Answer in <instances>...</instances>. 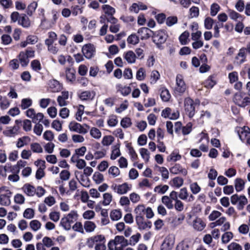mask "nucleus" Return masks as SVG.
Returning <instances> with one entry per match:
<instances>
[{"label": "nucleus", "mask_w": 250, "mask_h": 250, "mask_svg": "<svg viewBox=\"0 0 250 250\" xmlns=\"http://www.w3.org/2000/svg\"><path fill=\"white\" fill-rule=\"evenodd\" d=\"M115 245L121 244L122 247H125L128 245V241L123 236H116L113 240Z\"/></svg>", "instance_id": "obj_20"}, {"label": "nucleus", "mask_w": 250, "mask_h": 250, "mask_svg": "<svg viewBox=\"0 0 250 250\" xmlns=\"http://www.w3.org/2000/svg\"><path fill=\"white\" fill-rule=\"evenodd\" d=\"M31 66L33 70L38 72L41 68V63L39 61L37 60H34L31 62Z\"/></svg>", "instance_id": "obj_47"}, {"label": "nucleus", "mask_w": 250, "mask_h": 250, "mask_svg": "<svg viewBox=\"0 0 250 250\" xmlns=\"http://www.w3.org/2000/svg\"><path fill=\"white\" fill-rule=\"evenodd\" d=\"M93 179L96 184H99L104 180V175L99 172H95L93 175Z\"/></svg>", "instance_id": "obj_37"}, {"label": "nucleus", "mask_w": 250, "mask_h": 250, "mask_svg": "<svg viewBox=\"0 0 250 250\" xmlns=\"http://www.w3.org/2000/svg\"><path fill=\"white\" fill-rule=\"evenodd\" d=\"M10 106V102L6 97H3L0 103V107L2 110L7 109Z\"/></svg>", "instance_id": "obj_52"}, {"label": "nucleus", "mask_w": 250, "mask_h": 250, "mask_svg": "<svg viewBox=\"0 0 250 250\" xmlns=\"http://www.w3.org/2000/svg\"><path fill=\"white\" fill-rule=\"evenodd\" d=\"M30 148L34 153H41L43 152V149L42 146L38 143L31 144Z\"/></svg>", "instance_id": "obj_26"}, {"label": "nucleus", "mask_w": 250, "mask_h": 250, "mask_svg": "<svg viewBox=\"0 0 250 250\" xmlns=\"http://www.w3.org/2000/svg\"><path fill=\"white\" fill-rule=\"evenodd\" d=\"M153 31L147 27H142L138 29V33L142 40H146L152 37Z\"/></svg>", "instance_id": "obj_14"}, {"label": "nucleus", "mask_w": 250, "mask_h": 250, "mask_svg": "<svg viewBox=\"0 0 250 250\" xmlns=\"http://www.w3.org/2000/svg\"><path fill=\"white\" fill-rule=\"evenodd\" d=\"M190 188L193 194H196L201 190V188L198 185L197 183L194 182L190 185Z\"/></svg>", "instance_id": "obj_55"}, {"label": "nucleus", "mask_w": 250, "mask_h": 250, "mask_svg": "<svg viewBox=\"0 0 250 250\" xmlns=\"http://www.w3.org/2000/svg\"><path fill=\"white\" fill-rule=\"evenodd\" d=\"M181 158V156L178 153V152L174 151L167 157V161L169 162H176L177 161L180 160Z\"/></svg>", "instance_id": "obj_32"}, {"label": "nucleus", "mask_w": 250, "mask_h": 250, "mask_svg": "<svg viewBox=\"0 0 250 250\" xmlns=\"http://www.w3.org/2000/svg\"><path fill=\"white\" fill-rule=\"evenodd\" d=\"M220 7L217 3H213L210 7V15L215 16L220 10Z\"/></svg>", "instance_id": "obj_56"}, {"label": "nucleus", "mask_w": 250, "mask_h": 250, "mask_svg": "<svg viewBox=\"0 0 250 250\" xmlns=\"http://www.w3.org/2000/svg\"><path fill=\"white\" fill-rule=\"evenodd\" d=\"M18 23L25 28H28L31 25L30 19L24 14H22L20 16Z\"/></svg>", "instance_id": "obj_16"}, {"label": "nucleus", "mask_w": 250, "mask_h": 250, "mask_svg": "<svg viewBox=\"0 0 250 250\" xmlns=\"http://www.w3.org/2000/svg\"><path fill=\"white\" fill-rule=\"evenodd\" d=\"M114 140V137L112 136H105L103 139L102 144L104 146H108L112 143Z\"/></svg>", "instance_id": "obj_50"}, {"label": "nucleus", "mask_w": 250, "mask_h": 250, "mask_svg": "<svg viewBox=\"0 0 250 250\" xmlns=\"http://www.w3.org/2000/svg\"><path fill=\"white\" fill-rule=\"evenodd\" d=\"M233 237L231 232L229 231L225 233L222 236V241L223 243H228Z\"/></svg>", "instance_id": "obj_48"}, {"label": "nucleus", "mask_w": 250, "mask_h": 250, "mask_svg": "<svg viewBox=\"0 0 250 250\" xmlns=\"http://www.w3.org/2000/svg\"><path fill=\"white\" fill-rule=\"evenodd\" d=\"M228 250H242L241 246L235 242L230 243L228 246Z\"/></svg>", "instance_id": "obj_64"}, {"label": "nucleus", "mask_w": 250, "mask_h": 250, "mask_svg": "<svg viewBox=\"0 0 250 250\" xmlns=\"http://www.w3.org/2000/svg\"><path fill=\"white\" fill-rule=\"evenodd\" d=\"M102 8L104 12V14L107 16L113 15L115 13V9L109 5H103Z\"/></svg>", "instance_id": "obj_33"}, {"label": "nucleus", "mask_w": 250, "mask_h": 250, "mask_svg": "<svg viewBox=\"0 0 250 250\" xmlns=\"http://www.w3.org/2000/svg\"><path fill=\"white\" fill-rule=\"evenodd\" d=\"M87 177V176H84L83 174H81L80 177V180L77 178V176L76 178L83 187H88L90 185V181Z\"/></svg>", "instance_id": "obj_36"}, {"label": "nucleus", "mask_w": 250, "mask_h": 250, "mask_svg": "<svg viewBox=\"0 0 250 250\" xmlns=\"http://www.w3.org/2000/svg\"><path fill=\"white\" fill-rule=\"evenodd\" d=\"M122 217V213L119 210H114L111 212L110 218L112 220L117 221Z\"/></svg>", "instance_id": "obj_38"}, {"label": "nucleus", "mask_w": 250, "mask_h": 250, "mask_svg": "<svg viewBox=\"0 0 250 250\" xmlns=\"http://www.w3.org/2000/svg\"><path fill=\"white\" fill-rule=\"evenodd\" d=\"M108 173L112 175L113 177H116L119 175L120 171L117 167L112 166L109 168Z\"/></svg>", "instance_id": "obj_49"}, {"label": "nucleus", "mask_w": 250, "mask_h": 250, "mask_svg": "<svg viewBox=\"0 0 250 250\" xmlns=\"http://www.w3.org/2000/svg\"><path fill=\"white\" fill-rule=\"evenodd\" d=\"M77 217L78 214L77 212L74 210H72L66 217H64V218L68 219L70 222L73 223L77 220Z\"/></svg>", "instance_id": "obj_57"}, {"label": "nucleus", "mask_w": 250, "mask_h": 250, "mask_svg": "<svg viewBox=\"0 0 250 250\" xmlns=\"http://www.w3.org/2000/svg\"><path fill=\"white\" fill-rule=\"evenodd\" d=\"M131 125V120L129 118H124L121 121V125L124 128H127Z\"/></svg>", "instance_id": "obj_63"}, {"label": "nucleus", "mask_w": 250, "mask_h": 250, "mask_svg": "<svg viewBox=\"0 0 250 250\" xmlns=\"http://www.w3.org/2000/svg\"><path fill=\"white\" fill-rule=\"evenodd\" d=\"M30 138L28 136H23L18 139L16 144V146L18 148H21L28 144L29 142Z\"/></svg>", "instance_id": "obj_23"}, {"label": "nucleus", "mask_w": 250, "mask_h": 250, "mask_svg": "<svg viewBox=\"0 0 250 250\" xmlns=\"http://www.w3.org/2000/svg\"><path fill=\"white\" fill-rule=\"evenodd\" d=\"M42 244L46 247L50 248L54 245L52 239L47 236L44 237L42 239Z\"/></svg>", "instance_id": "obj_60"}, {"label": "nucleus", "mask_w": 250, "mask_h": 250, "mask_svg": "<svg viewBox=\"0 0 250 250\" xmlns=\"http://www.w3.org/2000/svg\"><path fill=\"white\" fill-rule=\"evenodd\" d=\"M136 56L132 51H128L124 55V59L129 63H133L135 62Z\"/></svg>", "instance_id": "obj_19"}, {"label": "nucleus", "mask_w": 250, "mask_h": 250, "mask_svg": "<svg viewBox=\"0 0 250 250\" xmlns=\"http://www.w3.org/2000/svg\"><path fill=\"white\" fill-rule=\"evenodd\" d=\"M195 104L194 101L190 98H186L184 101L185 110L189 118H192L195 114Z\"/></svg>", "instance_id": "obj_6"}, {"label": "nucleus", "mask_w": 250, "mask_h": 250, "mask_svg": "<svg viewBox=\"0 0 250 250\" xmlns=\"http://www.w3.org/2000/svg\"><path fill=\"white\" fill-rule=\"evenodd\" d=\"M167 37V32L164 29L159 30L152 33L153 42L156 44L159 48H160L162 44L166 42Z\"/></svg>", "instance_id": "obj_1"}, {"label": "nucleus", "mask_w": 250, "mask_h": 250, "mask_svg": "<svg viewBox=\"0 0 250 250\" xmlns=\"http://www.w3.org/2000/svg\"><path fill=\"white\" fill-rule=\"evenodd\" d=\"M0 204L2 206H8L11 203L10 197L11 192L6 187L0 188Z\"/></svg>", "instance_id": "obj_4"}, {"label": "nucleus", "mask_w": 250, "mask_h": 250, "mask_svg": "<svg viewBox=\"0 0 250 250\" xmlns=\"http://www.w3.org/2000/svg\"><path fill=\"white\" fill-rule=\"evenodd\" d=\"M66 77L68 81L73 82L75 80V71L74 69H67L66 70Z\"/></svg>", "instance_id": "obj_34"}, {"label": "nucleus", "mask_w": 250, "mask_h": 250, "mask_svg": "<svg viewBox=\"0 0 250 250\" xmlns=\"http://www.w3.org/2000/svg\"><path fill=\"white\" fill-rule=\"evenodd\" d=\"M69 129L72 131L76 132L79 133L85 134L87 130L80 124L75 122H71L69 125Z\"/></svg>", "instance_id": "obj_10"}, {"label": "nucleus", "mask_w": 250, "mask_h": 250, "mask_svg": "<svg viewBox=\"0 0 250 250\" xmlns=\"http://www.w3.org/2000/svg\"><path fill=\"white\" fill-rule=\"evenodd\" d=\"M170 172L173 174H178L181 173L184 176H186L188 174L186 169L183 168L179 164H176L174 166L170 168Z\"/></svg>", "instance_id": "obj_15"}, {"label": "nucleus", "mask_w": 250, "mask_h": 250, "mask_svg": "<svg viewBox=\"0 0 250 250\" xmlns=\"http://www.w3.org/2000/svg\"><path fill=\"white\" fill-rule=\"evenodd\" d=\"M233 101L239 106L245 107L250 103V98L245 96V93L239 92L235 93Z\"/></svg>", "instance_id": "obj_2"}, {"label": "nucleus", "mask_w": 250, "mask_h": 250, "mask_svg": "<svg viewBox=\"0 0 250 250\" xmlns=\"http://www.w3.org/2000/svg\"><path fill=\"white\" fill-rule=\"evenodd\" d=\"M32 100L30 98H24L21 100V107L22 109H25L31 106Z\"/></svg>", "instance_id": "obj_31"}, {"label": "nucleus", "mask_w": 250, "mask_h": 250, "mask_svg": "<svg viewBox=\"0 0 250 250\" xmlns=\"http://www.w3.org/2000/svg\"><path fill=\"white\" fill-rule=\"evenodd\" d=\"M168 186L164 185L163 186H157L155 188L154 190L158 193L164 194L168 189Z\"/></svg>", "instance_id": "obj_61"}, {"label": "nucleus", "mask_w": 250, "mask_h": 250, "mask_svg": "<svg viewBox=\"0 0 250 250\" xmlns=\"http://www.w3.org/2000/svg\"><path fill=\"white\" fill-rule=\"evenodd\" d=\"M247 52L245 47H242L239 50V52L235 57V59L237 61V63L241 64L246 62Z\"/></svg>", "instance_id": "obj_12"}, {"label": "nucleus", "mask_w": 250, "mask_h": 250, "mask_svg": "<svg viewBox=\"0 0 250 250\" xmlns=\"http://www.w3.org/2000/svg\"><path fill=\"white\" fill-rule=\"evenodd\" d=\"M192 125L191 123H188L187 125L182 127V133L183 135H186L189 134L192 130Z\"/></svg>", "instance_id": "obj_62"}, {"label": "nucleus", "mask_w": 250, "mask_h": 250, "mask_svg": "<svg viewBox=\"0 0 250 250\" xmlns=\"http://www.w3.org/2000/svg\"><path fill=\"white\" fill-rule=\"evenodd\" d=\"M178 19L176 16H169L166 20V23L167 26H171L177 22Z\"/></svg>", "instance_id": "obj_40"}, {"label": "nucleus", "mask_w": 250, "mask_h": 250, "mask_svg": "<svg viewBox=\"0 0 250 250\" xmlns=\"http://www.w3.org/2000/svg\"><path fill=\"white\" fill-rule=\"evenodd\" d=\"M162 100L164 102H167L170 98V95L167 89H165L162 91L160 94Z\"/></svg>", "instance_id": "obj_51"}, {"label": "nucleus", "mask_w": 250, "mask_h": 250, "mask_svg": "<svg viewBox=\"0 0 250 250\" xmlns=\"http://www.w3.org/2000/svg\"><path fill=\"white\" fill-rule=\"evenodd\" d=\"M174 243V238L167 236L165 238L161 246V250H171Z\"/></svg>", "instance_id": "obj_11"}, {"label": "nucleus", "mask_w": 250, "mask_h": 250, "mask_svg": "<svg viewBox=\"0 0 250 250\" xmlns=\"http://www.w3.org/2000/svg\"><path fill=\"white\" fill-rule=\"evenodd\" d=\"M189 36V33L188 31L184 32L179 37V39L180 43L183 45L187 44V39Z\"/></svg>", "instance_id": "obj_41"}, {"label": "nucleus", "mask_w": 250, "mask_h": 250, "mask_svg": "<svg viewBox=\"0 0 250 250\" xmlns=\"http://www.w3.org/2000/svg\"><path fill=\"white\" fill-rule=\"evenodd\" d=\"M131 185H129L127 183H124L121 185L113 184L111 187L115 192L120 195L126 193L131 189Z\"/></svg>", "instance_id": "obj_5"}, {"label": "nucleus", "mask_w": 250, "mask_h": 250, "mask_svg": "<svg viewBox=\"0 0 250 250\" xmlns=\"http://www.w3.org/2000/svg\"><path fill=\"white\" fill-rule=\"evenodd\" d=\"M140 153L142 157L146 162L148 161L149 159V153L147 149L145 148L140 149Z\"/></svg>", "instance_id": "obj_53"}, {"label": "nucleus", "mask_w": 250, "mask_h": 250, "mask_svg": "<svg viewBox=\"0 0 250 250\" xmlns=\"http://www.w3.org/2000/svg\"><path fill=\"white\" fill-rule=\"evenodd\" d=\"M118 91H120L121 94L124 96H126L129 95L131 91V89L129 86L123 87L121 84H118L117 86Z\"/></svg>", "instance_id": "obj_22"}, {"label": "nucleus", "mask_w": 250, "mask_h": 250, "mask_svg": "<svg viewBox=\"0 0 250 250\" xmlns=\"http://www.w3.org/2000/svg\"><path fill=\"white\" fill-rule=\"evenodd\" d=\"M104 201L103 204L104 206L109 205L112 199V196L110 193H105L103 195Z\"/></svg>", "instance_id": "obj_46"}, {"label": "nucleus", "mask_w": 250, "mask_h": 250, "mask_svg": "<svg viewBox=\"0 0 250 250\" xmlns=\"http://www.w3.org/2000/svg\"><path fill=\"white\" fill-rule=\"evenodd\" d=\"M235 188L237 192L242 191L245 187V182L241 178H237L235 180Z\"/></svg>", "instance_id": "obj_21"}, {"label": "nucleus", "mask_w": 250, "mask_h": 250, "mask_svg": "<svg viewBox=\"0 0 250 250\" xmlns=\"http://www.w3.org/2000/svg\"><path fill=\"white\" fill-rule=\"evenodd\" d=\"M190 18H197L199 14V9L196 6H192L189 9Z\"/></svg>", "instance_id": "obj_45"}, {"label": "nucleus", "mask_w": 250, "mask_h": 250, "mask_svg": "<svg viewBox=\"0 0 250 250\" xmlns=\"http://www.w3.org/2000/svg\"><path fill=\"white\" fill-rule=\"evenodd\" d=\"M213 24V20L210 18L208 17L205 19L204 21V26L206 29H211L212 27V25Z\"/></svg>", "instance_id": "obj_58"}, {"label": "nucleus", "mask_w": 250, "mask_h": 250, "mask_svg": "<svg viewBox=\"0 0 250 250\" xmlns=\"http://www.w3.org/2000/svg\"><path fill=\"white\" fill-rule=\"evenodd\" d=\"M84 56L87 59H90L95 54V48L94 45L89 43L84 45L82 49Z\"/></svg>", "instance_id": "obj_7"}, {"label": "nucleus", "mask_w": 250, "mask_h": 250, "mask_svg": "<svg viewBox=\"0 0 250 250\" xmlns=\"http://www.w3.org/2000/svg\"><path fill=\"white\" fill-rule=\"evenodd\" d=\"M176 82L175 92L180 94L183 93L186 89V85L183 80V76L181 74H178L176 76Z\"/></svg>", "instance_id": "obj_9"}, {"label": "nucleus", "mask_w": 250, "mask_h": 250, "mask_svg": "<svg viewBox=\"0 0 250 250\" xmlns=\"http://www.w3.org/2000/svg\"><path fill=\"white\" fill-rule=\"evenodd\" d=\"M90 135L95 139H99L101 137V132L97 128L92 127L90 130Z\"/></svg>", "instance_id": "obj_54"}, {"label": "nucleus", "mask_w": 250, "mask_h": 250, "mask_svg": "<svg viewBox=\"0 0 250 250\" xmlns=\"http://www.w3.org/2000/svg\"><path fill=\"white\" fill-rule=\"evenodd\" d=\"M72 223L68 219L63 217L62 218L60 224L64 229L68 230L71 229Z\"/></svg>", "instance_id": "obj_27"}, {"label": "nucleus", "mask_w": 250, "mask_h": 250, "mask_svg": "<svg viewBox=\"0 0 250 250\" xmlns=\"http://www.w3.org/2000/svg\"><path fill=\"white\" fill-rule=\"evenodd\" d=\"M162 203L166 205L168 209L173 208L172 200L167 196H164L162 198Z\"/></svg>", "instance_id": "obj_29"}, {"label": "nucleus", "mask_w": 250, "mask_h": 250, "mask_svg": "<svg viewBox=\"0 0 250 250\" xmlns=\"http://www.w3.org/2000/svg\"><path fill=\"white\" fill-rule=\"evenodd\" d=\"M21 125V120H16L15 125L13 127H8L6 130L3 131V133L7 137H14L20 133Z\"/></svg>", "instance_id": "obj_3"}, {"label": "nucleus", "mask_w": 250, "mask_h": 250, "mask_svg": "<svg viewBox=\"0 0 250 250\" xmlns=\"http://www.w3.org/2000/svg\"><path fill=\"white\" fill-rule=\"evenodd\" d=\"M140 237L141 234L139 233H137L136 235H132L130 238L128 245L134 246L139 241Z\"/></svg>", "instance_id": "obj_59"}, {"label": "nucleus", "mask_w": 250, "mask_h": 250, "mask_svg": "<svg viewBox=\"0 0 250 250\" xmlns=\"http://www.w3.org/2000/svg\"><path fill=\"white\" fill-rule=\"evenodd\" d=\"M127 43L135 45L139 42V37L135 34H132L127 39Z\"/></svg>", "instance_id": "obj_30"}, {"label": "nucleus", "mask_w": 250, "mask_h": 250, "mask_svg": "<svg viewBox=\"0 0 250 250\" xmlns=\"http://www.w3.org/2000/svg\"><path fill=\"white\" fill-rule=\"evenodd\" d=\"M96 225L93 222L87 221L84 224V228L87 232L94 231Z\"/></svg>", "instance_id": "obj_28"}, {"label": "nucleus", "mask_w": 250, "mask_h": 250, "mask_svg": "<svg viewBox=\"0 0 250 250\" xmlns=\"http://www.w3.org/2000/svg\"><path fill=\"white\" fill-rule=\"evenodd\" d=\"M248 203V200L246 196L244 195L240 196L239 201L238 202V209L241 210L244 208L245 205Z\"/></svg>", "instance_id": "obj_43"}, {"label": "nucleus", "mask_w": 250, "mask_h": 250, "mask_svg": "<svg viewBox=\"0 0 250 250\" xmlns=\"http://www.w3.org/2000/svg\"><path fill=\"white\" fill-rule=\"evenodd\" d=\"M34 216V210L31 208H26L23 212V217L26 219H30Z\"/></svg>", "instance_id": "obj_44"}, {"label": "nucleus", "mask_w": 250, "mask_h": 250, "mask_svg": "<svg viewBox=\"0 0 250 250\" xmlns=\"http://www.w3.org/2000/svg\"><path fill=\"white\" fill-rule=\"evenodd\" d=\"M24 192L29 196H33L35 194L36 188L33 186L25 184L22 188Z\"/></svg>", "instance_id": "obj_18"}, {"label": "nucleus", "mask_w": 250, "mask_h": 250, "mask_svg": "<svg viewBox=\"0 0 250 250\" xmlns=\"http://www.w3.org/2000/svg\"><path fill=\"white\" fill-rule=\"evenodd\" d=\"M30 226L33 231H36L41 228V223L37 220H34L30 222Z\"/></svg>", "instance_id": "obj_39"}, {"label": "nucleus", "mask_w": 250, "mask_h": 250, "mask_svg": "<svg viewBox=\"0 0 250 250\" xmlns=\"http://www.w3.org/2000/svg\"><path fill=\"white\" fill-rule=\"evenodd\" d=\"M38 6V3L37 2L33 1L27 7V14L29 16H31L33 13L35 11L36 9Z\"/></svg>", "instance_id": "obj_35"}, {"label": "nucleus", "mask_w": 250, "mask_h": 250, "mask_svg": "<svg viewBox=\"0 0 250 250\" xmlns=\"http://www.w3.org/2000/svg\"><path fill=\"white\" fill-rule=\"evenodd\" d=\"M206 226V223L200 218L196 217L192 223L193 229L197 231L203 230Z\"/></svg>", "instance_id": "obj_13"}, {"label": "nucleus", "mask_w": 250, "mask_h": 250, "mask_svg": "<svg viewBox=\"0 0 250 250\" xmlns=\"http://www.w3.org/2000/svg\"><path fill=\"white\" fill-rule=\"evenodd\" d=\"M121 155V152L120 150V145L118 144L114 146L113 147V150L110 156V159L111 160H115L117 157Z\"/></svg>", "instance_id": "obj_24"}, {"label": "nucleus", "mask_w": 250, "mask_h": 250, "mask_svg": "<svg viewBox=\"0 0 250 250\" xmlns=\"http://www.w3.org/2000/svg\"><path fill=\"white\" fill-rule=\"evenodd\" d=\"M95 95L93 91H84L82 92L79 95L80 99L82 101L92 100Z\"/></svg>", "instance_id": "obj_17"}, {"label": "nucleus", "mask_w": 250, "mask_h": 250, "mask_svg": "<svg viewBox=\"0 0 250 250\" xmlns=\"http://www.w3.org/2000/svg\"><path fill=\"white\" fill-rule=\"evenodd\" d=\"M19 60L22 66H26L29 62V58L24 52H21L19 54Z\"/></svg>", "instance_id": "obj_25"}, {"label": "nucleus", "mask_w": 250, "mask_h": 250, "mask_svg": "<svg viewBox=\"0 0 250 250\" xmlns=\"http://www.w3.org/2000/svg\"><path fill=\"white\" fill-rule=\"evenodd\" d=\"M173 186L176 188L181 187L184 183V180L183 178L176 177L172 179Z\"/></svg>", "instance_id": "obj_42"}, {"label": "nucleus", "mask_w": 250, "mask_h": 250, "mask_svg": "<svg viewBox=\"0 0 250 250\" xmlns=\"http://www.w3.org/2000/svg\"><path fill=\"white\" fill-rule=\"evenodd\" d=\"M143 216H136L135 221L140 230H144L146 229H150L152 226L151 221H145Z\"/></svg>", "instance_id": "obj_8"}]
</instances>
